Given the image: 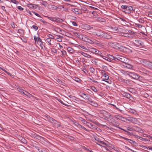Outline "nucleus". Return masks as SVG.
Masks as SVG:
<instances>
[{"label":"nucleus","mask_w":152,"mask_h":152,"mask_svg":"<svg viewBox=\"0 0 152 152\" xmlns=\"http://www.w3.org/2000/svg\"><path fill=\"white\" fill-rule=\"evenodd\" d=\"M140 62L144 66L148 68L152 69V62L147 61L146 59H142L140 61Z\"/></svg>","instance_id":"obj_1"},{"label":"nucleus","mask_w":152,"mask_h":152,"mask_svg":"<svg viewBox=\"0 0 152 152\" xmlns=\"http://www.w3.org/2000/svg\"><path fill=\"white\" fill-rule=\"evenodd\" d=\"M128 142L133 145L134 144V143H135V141L132 140L130 139L129 140V141H128Z\"/></svg>","instance_id":"obj_49"},{"label":"nucleus","mask_w":152,"mask_h":152,"mask_svg":"<svg viewBox=\"0 0 152 152\" xmlns=\"http://www.w3.org/2000/svg\"><path fill=\"white\" fill-rule=\"evenodd\" d=\"M58 8V7L53 5H51L50 7L49 8L51 10H56Z\"/></svg>","instance_id":"obj_20"},{"label":"nucleus","mask_w":152,"mask_h":152,"mask_svg":"<svg viewBox=\"0 0 152 152\" xmlns=\"http://www.w3.org/2000/svg\"><path fill=\"white\" fill-rule=\"evenodd\" d=\"M32 27L36 31L38 29V27L37 26H33Z\"/></svg>","instance_id":"obj_61"},{"label":"nucleus","mask_w":152,"mask_h":152,"mask_svg":"<svg viewBox=\"0 0 152 152\" xmlns=\"http://www.w3.org/2000/svg\"><path fill=\"white\" fill-rule=\"evenodd\" d=\"M81 94L80 96L84 99H88V96L87 95L84 93H80Z\"/></svg>","instance_id":"obj_15"},{"label":"nucleus","mask_w":152,"mask_h":152,"mask_svg":"<svg viewBox=\"0 0 152 152\" xmlns=\"http://www.w3.org/2000/svg\"><path fill=\"white\" fill-rule=\"evenodd\" d=\"M79 120L81 121H82L83 122L84 124H86L87 123V122L83 118L81 117H79Z\"/></svg>","instance_id":"obj_38"},{"label":"nucleus","mask_w":152,"mask_h":152,"mask_svg":"<svg viewBox=\"0 0 152 152\" xmlns=\"http://www.w3.org/2000/svg\"><path fill=\"white\" fill-rule=\"evenodd\" d=\"M57 41L59 42H61L62 41V39L60 37L57 38Z\"/></svg>","instance_id":"obj_63"},{"label":"nucleus","mask_w":152,"mask_h":152,"mask_svg":"<svg viewBox=\"0 0 152 152\" xmlns=\"http://www.w3.org/2000/svg\"><path fill=\"white\" fill-rule=\"evenodd\" d=\"M98 21L100 22H104L105 21V19L104 18L99 17L98 18Z\"/></svg>","instance_id":"obj_35"},{"label":"nucleus","mask_w":152,"mask_h":152,"mask_svg":"<svg viewBox=\"0 0 152 152\" xmlns=\"http://www.w3.org/2000/svg\"><path fill=\"white\" fill-rule=\"evenodd\" d=\"M58 101L60 102L61 103V104H63L64 105H65V106H68V105H67V104H65V103H64L60 99H59V100H58Z\"/></svg>","instance_id":"obj_58"},{"label":"nucleus","mask_w":152,"mask_h":152,"mask_svg":"<svg viewBox=\"0 0 152 152\" xmlns=\"http://www.w3.org/2000/svg\"><path fill=\"white\" fill-rule=\"evenodd\" d=\"M91 89L95 92H97L98 91L97 89L94 86H92L91 88Z\"/></svg>","instance_id":"obj_42"},{"label":"nucleus","mask_w":152,"mask_h":152,"mask_svg":"<svg viewBox=\"0 0 152 152\" xmlns=\"http://www.w3.org/2000/svg\"><path fill=\"white\" fill-rule=\"evenodd\" d=\"M102 80L103 81H104L108 83L109 84H110L111 83V81L110 80H105V78H103L102 79Z\"/></svg>","instance_id":"obj_37"},{"label":"nucleus","mask_w":152,"mask_h":152,"mask_svg":"<svg viewBox=\"0 0 152 152\" xmlns=\"http://www.w3.org/2000/svg\"><path fill=\"white\" fill-rule=\"evenodd\" d=\"M129 112L132 114L134 115H136L137 114V111L134 109H131L129 110Z\"/></svg>","instance_id":"obj_24"},{"label":"nucleus","mask_w":152,"mask_h":152,"mask_svg":"<svg viewBox=\"0 0 152 152\" xmlns=\"http://www.w3.org/2000/svg\"><path fill=\"white\" fill-rule=\"evenodd\" d=\"M128 6L126 5H122L121 6V8L124 9H126L127 8Z\"/></svg>","instance_id":"obj_54"},{"label":"nucleus","mask_w":152,"mask_h":152,"mask_svg":"<svg viewBox=\"0 0 152 152\" xmlns=\"http://www.w3.org/2000/svg\"><path fill=\"white\" fill-rule=\"evenodd\" d=\"M39 20H40V21H41V22H42L46 24L47 23V22L46 21L44 20L42 18L40 19H39Z\"/></svg>","instance_id":"obj_57"},{"label":"nucleus","mask_w":152,"mask_h":152,"mask_svg":"<svg viewBox=\"0 0 152 152\" xmlns=\"http://www.w3.org/2000/svg\"><path fill=\"white\" fill-rule=\"evenodd\" d=\"M61 26L65 30H67L68 28V27L67 25L64 23H62Z\"/></svg>","instance_id":"obj_25"},{"label":"nucleus","mask_w":152,"mask_h":152,"mask_svg":"<svg viewBox=\"0 0 152 152\" xmlns=\"http://www.w3.org/2000/svg\"><path fill=\"white\" fill-rule=\"evenodd\" d=\"M38 41H39L41 42V43H42V41L41 39L39 37H37V42Z\"/></svg>","instance_id":"obj_62"},{"label":"nucleus","mask_w":152,"mask_h":152,"mask_svg":"<svg viewBox=\"0 0 152 152\" xmlns=\"http://www.w3.org/2000/svg\"><path fill=\"white\" fill-rule=\"evenodd\" d=\"M86 100H87V102H86L87 103H88V104H91V103L92 102V101L91 100V99L89 98L88 97V99H86Z\"/></svg>","instance_id":"obj_41"},{"label":"nucleus","mask_w":152,"mask_h":152,"mask_svg":"<svg viewBox=\"0 0 152 152\" xmlns=\"http://www.w3.org/2000/svg\"><path fill=\"white\" fill-rule=\"evenodd\" d=\"M126 120L135 124H138L139 123V121L137 118L133 117H129L128 119H126Z\"/></svg>","instance_id":"obj_6"},{"label":"nucleus","mask_w":152,"mask_h":152,"mask_svg":"<svg viewBox=\"0 0 152 152\" xmlns=\"http://www.w3.org/2000/svg\"><path fill=\"white\" fill-rule=\"evenodd\" d=\"M139 71L143 75H149V72L143 67H140L139 68Z\"/></svg>","instance_id":"obj_4"},{"label":"nucleus","mask_w":152,"mask_h":152,"mask_svg":"<svg viewBox=\"0 0 152 152\" xmlns=\"http://www.w3.org/2000/svg\"><path fill=\"white\" fill-rule=\"evenodd\" d=\"M108 44L110 46L115 49H117L119 48V45L118 43L115 44L112 42H109Z\"/></svg>","instance_id":"obj_7"},{"label":"nucleus","mask_w":152,"mask_h":152,"mask_svg":"<svg viewBox=\"0 0 152 152\" xmlns=\"http://www.w3.org/2000/svg\"><path fill=\"white\" fill-rule=\"evenodd\" d=\"M18 90L20 93L24 94L25 90L23 89L21 87H18L17 88Z\"/></svg>","instance_id":"obj_28"},{"label":"nucleus","mask_w":152,"mask_h":152,"mask_svg":"<svg viewBox=\"0 0 152 152\" xmlns=\"http://www.w3.org/2000/svg\"><path fill=\"white\" fill-rule=\"evenodd\" d=\"M102 37L107 39H110L112 38V37L111 35L108 34L103 32Z\"/></svg>","instance_id":"obj_9"},{"label":"nucleus","mask_w":152,"mask_h":152,"mask_svg":"<svg viewBox=\"0 0 152 152\" xmlns=\"http://www.w3.org/2000/svg\"><path fill=\"white\" fill-rule=\"evenodd\" d=\"M124 66L127 68L130 69H132L133 67L132 65L128 64H125Z\"/></svg>","instance_id":"obj_18"},{"label":"nucleus","mask_w":152,"mask_h":152,"mask_svg":"<svg viewBox=\"0 0 152 152\" xmlns=\"http://www.w3.org/2000/svg\"><path fill=\"white\" fill-rule=\"evenodd\" d=\"M73 11L74 13L77 14H80L81 13V12H79L77 8H74L73 10Z\"/></svg>","instance_id":"obj_19"},{"label":"nucleus","mask_w":152,"mask_h":152,"mask_svg":"<svg viewBox=\"0 0 152 152\" xmlns=\"http://www.w3.org/2000/svg\"><path fill=\"white\" fill-rule=\"evenodd\" d=\"M135 130L140 133H143L144 132V131L140 128L139 127H137L136 129H135Z\"/></svg>","instance_id":"obj_27"},{"label":"nucleus","mask_w":152,"mask_h":152,"mask_svg":"<svg viewBox=\"0 0 152 152\" xmlns=\"http://www.w3.org/2000/svg\"><path fill=\"white\" fill-rule=\"evenodd\" d=\"M81 54L83 56H84L87 57L88 58H91V56L90 55H89L86 53H85L83 52H81Z\"/></svg>","instance_id":"obj_17"},{"label":"nucleus","mask_w":152,"mask_h":152,"mask_svg":"<svg viewBox=\"0 0 152 152\" xmlns=\"http://www.w3.org/2000/svg\"><path fill=\"white\" fill-rule=\"evenodd\" d=\"M42 5H43L45 7H47L48 5V3L45 1L42 0L40 2Z\"/></svg>","instance_id":"obj_23"},{"label":"nucleus","mask_w":152,"mask_h":152,"mask_svg":"<svg viewBox=\"0 0 152 152\" xmlns=\"http://www.w3.org/2000/svg\"><path fill=\"white\" fill-rule=\"evenodd\" d=\"M102 77H104L105 78V80H109V76L107 75H106L105 73H104L102 74Z\"/></svg>","instance_id":"obj_31"},{"label":"nucleus","mask_w":152,"mask_h":152,"mask_svg":"<svg viewBox=\"0 0 152 152\" xmlns=\"http://www.w3.org/2000/svg\"><path fill=\"white\" fill-rule=\"evenodd\" d=\"M27 6L28 7L31 8L37 9L38 7V5L36 4H32V3H30L27 4Z\"/></svg>","instance_id":"obj_10"},{"label":"nucleus","mask_w":152,"mask_h":152,"mask_svg":"<svg viewBox=\"0 0 152 152\" xmlns=\"http://www.w3.org/2000/svg\"><path fill=\"white\" fill-rule=\"evenodd\" d=\"M123 81L124 83L127 85H129L130 84V81L129 80H124Z\"/></svg>","instance_id":"obj_33"},{"label":"nucleus","mask_w":152,"mask_h":152,"mask_svg":"<svg viewBox=\"0 0 152 152\" xmlns=\"http://www.w3.org/2000/svg\"><path fill=\"white\" fill-rule=\"evenodd\" d=\"M68 138L70 140L73 141H75V137L71 136H69Z\"/></svg>","instance_id":"obj_45"},{"label":"nucleus","mask_w":152,"mask_h":152,"mask_svg":"<svg viewBox=\"0 0 152 152\" xmlns=\"http://www.w3.org/2000/svg\"><path fill=\"white\" fill-rule=\"evenodd\" d=\"M116 117L118 119L123 121H125V120L126 119V118L119 115H118Z\"/></svg>","instance_id":"obj_21"},{"label":"nucleus","mask_w":152,"mask_h":152,"mask_svg":"<svg viewBox=\"0 0 152 152\" xmlns=\"http://www.w3.org/2000/svg\"><path fill=\"white\" fill-rule=\"evenodd\" d=\"M72 24L74 26H77V24L75 21H72Z\"/></svg>","instance_id":"obj_60"},{"label":"nucleus","mask_w":152,"mask_h":152,"mask_svg":"<svg viewBox=\"0 0 152 152\" xmlns=\"http://www.w3.org/2000/svg\"><path fill=\"white\" fill-rule=\"evenodd\" d=\"M94 139H95V140L98 142H99L100 143H102V144L103 145H107V144H106L103 141H100V139L97 137H94Z\"/></svg>","instance_id":"obj_16"},{"label":"nucleus","mask_w":152,"mask_h":152,"mask_svg":"<svg viewBox=\"0 0 152 152\" xmlns=\"http://www.w3.org/2000/svg\"><path fill=\"white\" fill-rule=\"evenodd\" d=\"M113 31H119V28H118L117 27H113Z\"/></svg>","instance_id":"obj_50"},{"label":"nucleus","mask_w":152,"mask_h":152,"mask_svg":"<svg viewBox=\"0 0 152 152\" xmlns=\"http://www.w3.org/2000/svg\"><path fill=\"white\" fill-rule=\"evenodd\" d=\"M124 36L126 37H130V35H129V34H128L127 33H124Z\"/></svg>","instance_id":"obj_59"},{"label":"nucleus","mask_w":152,"mask_h":152,"mask_svg":"<svg viewBox=\"0 0 152 152\" xmlns=\"http://www.w3.org/2000/svg\"><path fill=\"white\" fill-rule=\"evenodd\" d=\"M18 32L19 33L21 34H24L23 30L21 29H19L18 30Z\"/></svg>","instance_id":"obj_43"},{"label":"nucleus","mask_w":152,"mask_h":152,"mask_svg":"<svg viewBox=\"0 0 152 152\" xmlns=\"http://www.w3.org/2000/svg\"><path fill=\"white\" fill-rule=\"evenodd\" d=\"M108 57L110 59H113L115 61H116L115 59L116 58V57H115L113 56L110 55H109Z\"/></svg>","instance_id":"obj_32"},{"label":"nucleus","mask_w":152,"mask_h":152,"mask_svg":"<svg viewBox=\"0 0 152 152\" xmlns=\"http://www.w3.org/2000/svg\"><path fill=\"white\" fill-rule=\"evenodd\" d=\"M129 76L134 79L139 80H141V77L139 76L137 74L135 73L132 72V73H129Z\"/></svg>","instance_id":"obj_5"},{"label":"nucleus","mask_w":152,"mask_h":152,"mask_svg":"<svg viewBox=\"0 0 152 152\" xmlns=\"http://www.w3.org/2000/svg\"><path fill=\"white\" fill-rule=\"evenodd\" d=\"M46 41L49 44V45H51V40L50 38H48L46 39Z\"/></svg>","instance_id":"obj_40"},{"label":"nucleus","mask_w":152,"mask_h":152,"mask_svg":"<svg viewBox=\"0 0 152 152\" xmlns=\"http://www.w3.org/2000/svg\"><path fill=\"white\" fill-rule=\"evenodd\" d=\"M48 37H49V38H50L51 39H54V37L53 35L50 34H49L48 35Z\"/></svg>","instance_id":"obj_44"},{"label":"nucleus","mask_w":152,"mask_h":152,"mask_svg":"<svg viewBox=\"0 0 152 152\" xmlns=\"http://www.w3.org/2000/svg\"><path fill=\"white\" fill-rule=\"evenodd\" d=\"M11 26H12V27L13 28H15V23L14 22H13L11 23Z\"/></svg>","instance_id":"obj_64"},{"label":"nucleus","mask_w":152,"mask_h":152,"mask_svg":"<svg viewBox=\"0 0 152 152\" xmlns=\"http://www.w3.org/2000/svg\"><path fill=\"white\" fill-rule=\"evenodd\" d=\"M91 51L93 53H95L96 54L98 53L99 52V50L95 48L92 49Z\"/></svg>","instance_id":"obj_29"},{"label":"nucleus","mask_w":152,"mask_h":152,"mask_svg":"<svg viewBox=\"0 0 152 152\" xmlns=\"http://www.w3.org/2000/svg\"><path fill=\"white\" fill-rule=\"evenodd\" d=\"M126 129L128 130L132 131H135V129H134V128L132 127H128Z\"/></svg>","instance_id":"obj_39"},{"label":"nucleus","mask_w":152,"mask_h":152,"mask_svg":"<svg viewBox=\"0 0 152 152\" xmlns=\"http://www.w3.org/2000/svg\"><path fill=\"white\" fill-rule=\"evenodd\" d=\"M110 104L113 105L114 107H115L116 109V110H119V111H121V110L120 109H119L115 105L112 104Z\"/></svg>","instance_id":"obj_53"},{"label":"nucleus","mask_w":152,"mask_h":152,"mask_svg":"<svg viewBox=\"0 0 152 152\" xmlns=\"http://www.w3.org/2000/svg\"><path fill=\"white\" fill-rule=\"evenodd\" d=\"M115 59L116 61H117L118 60H119L121 62H124V61H125V58L123 56H118L116 57Z\"/></svg>","instance_id":"obj_8"},{"label":"nucleus","mask_w":152,"mask_h":152,"mask_svg":"<svg viewBox=\"0 0 152 152\" xmlns=\"http://www.w3.org/2000/svg\"><path fill=\"white\" fill-rule=\"evenodd\" d=\"M142 140H143V141H150V140L148 139H147V138H142Z\"/></svg>","instance_id":"obj_56"},{"label":"nucleus","mask_w":152,"mask_h":152,"mask_svg":"<svg viewBox=\"0 0 152 152\" xmlns=\"http://www.w3.org/2000/svg\"><path fill=\"white\" fill-rule=\"evenodd\" d=\"M86 124H87V125H88V126L90 127H92L93 126V124L89 122H87Z\"/></svg>","instance_id":"obj_52"},{"label":"nucleus","mask_w":152,"mask_h":152,"mask_svg":"<svg viewBox=\"0 0 152 152\" xmlns=\"http://www.w3.org/2000/svg\"><path fill=\"white\" fill-rule=\"evenodd\" d=\"M104 57H105V58H104L103 57V58L105 59L106 60H107V61H110L111 62H112V60L111 59H110L109 58H108L107 57H105V56H104Z\"/></svg>","instance_id":"obj_47"},{"label":"nucleus","mask_w":152,"mask_h":152,"mask_svg":"<svg viewBox=\"0 0 152 152\" xmlns=\"http://www.w3.org/2000/svg\"><path fill=\"white\" fill-rule=\"evenodd\" d=\"M48 117V118L47 119H48V120L49 122L53 124H56V122H57L56 121L50 117Z\"/></svg>","instance_id":"obj_14"},{"label":"nucleus","mask_w":152,"mask_h":152,"mask_svg":"<svg viewBox=\"0 0 152 152\" xmlns=\"http://www.w3.org/2000/svg\"><path fill=\"white\" fill-rule=\"evenodd\" d=\"M74 35L78 38H80L81 37L80 36H82V35L80 34H78L77 32H74Z\"/></svg>","instance_id":"obj_34"},{"label":"nucleus","mask_w":152,"mask_h":152,"mask_svg":"<svg viewBox=\"0 0 152 152\" xmlns=\"http://www.w3.org/2000/svg\"><path fill=\"white\" fill-rule=\"evenodd\" d=\"M91 104L95 107H97L98 105V104L96 102L93 101H92Z\"/></svg>","instance_id":"obj_36"},{"label":"nucleus","mask_w":152,"mask_h":152,"mask_svg":"<svg viewBox=\"0 0 152 152\" xmlns=\"http://www.w3.org/2000/svg\"><path fill=\"white\" fill-rule=\"evenodd\" d=\"M125 32H126L127 33L129 34L130 35H132L134 34V32L130 30H128L127 29L126 31H125Z\"/></svg>","instance_id":"obj_26"},{"label":"nucleus","mask_w":152,"mask_h":152,"mask_svg":"<svg viewBox=\"0 0 152 152\" xmlns=\"http://www.w3.org/2000/svg\"><path fill=\"white\" fill-rule=\"evenodd\" d=\"M17 8L20 11H22L23 10V8L20 6H18Z\"/></svg>","instance_id":"obj_51"},{"label":"nucleus","mask_w":152,"mask_h":152,"mask_svg":"<svg viewBox=\"0 0 152 152\" xmlns=\"http://www.w3.org/2000/svg\"><path fill=\"white\" fill-rule=\"evenodd\" d=\"M123 50H125L126 51H127L129 52H132V50L130 49L127 48H126L125 47H124L123 48Z\"/></svg>","instance_id":"obj_30"},{"label":"nucleus","mask_w":152,"mask_h":152,"mask_svg":"<svg viewBox=\"0 0 152 152\" xmlns=\"http://www.w3.org/2000/svg\"><path fill=\"white\" fill-rule=\"evenodd\" d=\"M133 44L134 46L139 48H141L143 45L142 42L138 39L135 40Z\"/></svg>","instance_id":"obj_2"},{"label":"nucleus","mask_w":152,"mask_h":152,"mask_svg":"<svg viewBox=\"0 0 152 152\" xmlns=\"http://www.w3.org/2000/svg\"><path fill=\"white\" fill-rule=\"evenodd\" d=\"M103 32L102 31H97L96 32V35L98 37H102Z\"/></svg>","instance_id":"obj_12"},{"label":"nucleus","mask_w":152,"mask_h":152,"mask_svg":"<svg viewBox=\"0 0 152 152\" xmlns=\"http://www.w3.org/2000/svg\"><path fill=\"white\" fill-rule=\"evenodd\" d=\"M24 95H26L27 96H28V94H30L27 91H24V93L23 94Z\"/></svg>","instance_id":"obj_55"},{"label":"nucleus","mask_w":152,"mask_h":152,"mask_svg":"<svg viewBox=\"0 0 152 152\" xmlns=\"http://www.w3.org/2000/svg\"><path fill=\"white\" fill-rule=\"evenodd\" d=\"M68 51L71 53H73L74 52V50L71 47H68L67 48Z\"/></svg>","instance_id":"obj_22"},{"label":"nucleus","mask_w":152,"mask_h":152,"mask_svg":"<svg viewBox=\"0 0 152 152\" xmlns=\"http://www.w3.org/2000/svg\"><path fill=\"white\" fill-rule=\"evenodd\" d=\"M48 19L53 21L56 22L57 23H62L64 21V20L62 19L58 18L50 17L49 16H46Z\"/></svg>","instance_id":"obj_3"},{"label":"nucleus","mask_w":152,"mask_h":152,"mask_svg":"<svg viewBox=\"0 0 152 152\" xmlns=\"http://www.w3.org/2000/svg\"><path fill=\"white\" fill-rule=\"evenodd\" d=\"M124 97L129 99L130 100H132V99H133V97L129 93H124Z\"/></svg>","instance_id":"obj_11"},{"label":"nucleus","mask_w":152,"mask_h":152,"mask_svg":"<svg viewBox=\"0 0 152 152\" xmlns=\"http://www.w3.org/2000/svg\"><path fill=\"white\" fill-rule=\"evenodd\" d=\"M54 29L57 32L61 31V30L58 27H56Z\"/></svg>","instance_id":"obj_48"},{"label":"nucleus","mask_w":152,"mask_h":152,"mask_svg":"<svg viewBox=\"0 0 152 152\" xmlns=\"http://www.w3.org/2000/svg\"><path fill=\"white\" fill-rule=\"evenodd\" d=\"M11 2L15 4H18L19 3L16 0H11Z\"/></svg>","instance_id":"obj_46"},{"label":"nucleus","mask_w":152,"mask_h":152,"mask_svg":"<svg viewBox=\"0 0 152 152\" xmlns=\"http://www.w3.org/2000/svg\"><path fill=\"white\" fill-rule=\"evenodd\" d=\"M133 10V7L132 6H129V7H128L127 8L126 10L125 11H124V12H125L126 13H127L128 14H129L131 12V11L132 10Z\"/></svg>","instance_id":"obj_13"}]
</instances>
